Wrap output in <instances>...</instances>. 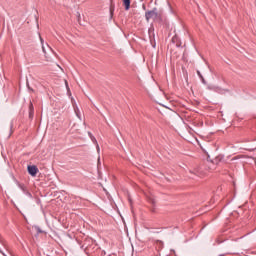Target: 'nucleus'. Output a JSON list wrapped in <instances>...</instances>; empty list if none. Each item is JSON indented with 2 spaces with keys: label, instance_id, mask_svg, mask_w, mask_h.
Instances as JSON below:
<instances>
[{
  "label": "nucleus",
  "instance_id": "423d86ee",
  "mask_svg": "<svg viewBox=\"0 0 256 256\" xmlns=\"http://www.w3.org/2000/svg\"><path fill=\"white\" fill-rule=\"evenodd\" d=\"M34 231H36L37 233H45V231L41 230L39 226H34Z\"/></svg>",
  "mask_w": 256,
  "mask_h": 256
},
{
  "label": "nucleus",
  "instance_id": "f8f14e48",
  "mask_svg": "<svg viewBox=\"0 0 256 256\" xmlns=\"http://www.w3.org/2000/svg\"><path fill=\"white\" fill-rule=\"evenodd\" d=\"M196 175H198L199 177H201V173H199V171L196 172Z\"/></svg>",
  "mask_w": 256,
  "mask_h": 256
},
{
  "label": "nucleus",
  "instance_id": "20e7f679",
  "mask_svg": "<svg viewBox=\"0 0 256 256\" xmlns=\"http://www.w3.org/2000/svg\"><path fill=\"white\" fill-rule=\"evenodd\" d=\"M123 3H124L125 10L129 11L131 7V0H123Z\"/></svg>",
  "mask_w": 256,
  "mask_h": 256
},
{
  "label": "nucleus",
  "instance_id": "9d476101",
  "mask_svg": "<svg viewBox=\"0 0 256 256\" xmlns=\"http://www.w3.org/2000/svg\"><path fill=\"white\" fill-rule=\"evenodd\" d=\"M0 243H1V245H3V247H7V246L5 245V241H3L2 239H0Z\"/></svg>",
  "mask_w": 256,
  "mask_h": 256
},
{
  "label": "nucleus",
  "instance_id": "dca6fc26",
  "mask_svg": "<svg viewBox=\"0 0 256 256\" xmlns=\"http://www.w3.org/2000/svg\"><path fill=\"white\" fill-rule=\"evenodd\" d=\"M101 160V158H98V162Z\"/></svg>",
  "mask_w": 256,
  "mask_h": 256
},
{
  "label": "nucleus",
  "instance_id": "0eeeda50",
  "mask_svg": "<svg viewBox=\"0 0 256 256\" xmlns=\"http://www.w3.org/2000/svg\"><path fill=\"white\" fill-rule=\"evenodd\" d=\"M39 37H40V43H41V45H42V51H43V53H46V52H45V46H43L44 40H43V38L41 37V35H39Z\"/></svg>",
  "mask_w": 256,
  "mask_h": 256
},
{
  "label": "nucleus",
  "instance_id": "9b49d317",
  "mask_svg": "<svg viewBox=\"0 0 256 256\" xmlns=\"http://www.w3.org/2000/svg\"><path fill=\"white\" fill-rule=\"evenodd\" d=\"M150 203H152L153 205H155V200L153 198H149Z\"/></svg>",
  "mask_w": 256,
  "mask_h": 256
},
{
  "label": "nucleus",
  "instance_id": "1a4fd4ad",
  "mask_svg": "<svg viewBox=\"0 0 256 256\" xmlns=\"http://www.w3.org/2000/svg\"><path fill=\"white\" fill-rule=\"evenodd\" d=\"M24 195H27V197H32L31 192H29L27 190H26V192H24Z\"/></svg>",
  "mask_w": 256,
  "mask_h": 256
},
{
  "label": "nucleus",
  "instance_id": "f257e3e1",
  "mask_svg": "<svg viewBox=\"0 0 256 256\" xmlns=\"http://www.w3.org/2000/svg\"><path fill=\"white\" fill-rule=\"evenodd\" d=\"M145 17L147 22L151 21V19L153 21H161V15L157 12V8L147 11Z\"/></svg>",
  "mask_w": 256,
  "mask_h": 256
},
{
  "label": "nucleus",
  "instance_id": "39448f33",
  "mask_svg": "<svg viewBox=\"0 0 256 256\" xmlns=\"http://www.w3.org/2000/svg\"><path fill=\"white\" fill-rule=\"evenodd\" d=\"M17 185H18L19 189H21V191H22L23 193L26 192L27 187L25 186V184H22V183L17 182Z\"/></svg>",
  "mask_w": 256,
  "mask_h": 256
},
{
  "label": "nucleus",
  "instance_id": "f3484780",
  "mask_svg": "<svg viewBox=\"0 0 256 256\" xmlns=\"http://www.w3.org/2000/svg\"><path fill=\"white\" fill-rule=\"evenodd\" d=\"M47 47L51 49V47H49V45H47Z\"/></svg>",
  "mask_w": 256,
  "mask_h": 256
},
{
  "label": "nucleus",
  "instance_id": "7ed1b4c3",
  "mask_svg": "<svg viewBox=\"0 0 256 256\" xmlns=\"http://www.w3.org/2000/svg\"><path fill=\"white\" fill-rule=\"evenodd\" d=\"M89 137L91 138V140L93 141V143L96 144V149L97 152L99 153V151H101V148H99V144H97V139H95V137H93V135L91 134V132L88 133Z\"/></svg>",
  "mask_w": 256,
  "mask_h": 256
},
{
  "label": "nucleus",
  "instance_id": "4468645a",
  "mask_svg": "<svg viewBox=\"0 0 256 256\" xmlns=\"http://www.w3.org/2000/svg\"><path fill=\"white\" fill-rule=\"evenodd\" d=\"M0 253H2V255L6 256L5 253H3V251H1V249H0Z\"/></svg>",
  "mask_w": 256,
  "mask_h": 256
},
{
  "label": "nucleus",
  "instance_id": "2eb2a0df",
  "mask_svg": "<svg viewBox=\"0 0 256 256\" xmlns=\"http://www.w3.org/2000/svg\"><path fill=\"white\" fill-rule=\"evenodd\" d=\"M153 213H155V209H152Z\"/></svg>",
  "mask_w": 256,
  "mask_h": 256
},
{
  "label": "nucleus",
  "instance_id": "ddd939ff",
  "mask_svg": "<svg viewBox=\"0 0 256 256\" xmlns=\"http://www.w3.org/2000/svg\"><path fill=\"white\" fill-rule=\"evenodd\" d=\"M197 73H198L199 77H203V76H201V72L198 71Z\"/></svg>",
  "mask_w": 256,
  "mask_h": 256
},
{
  "label": "nucleus",
  "instance_id": "6e6552de",
  "mask_svg": "<svg viewBox=\"0 0 256 256\" xmlns=\"http://www.w3.org/2000/svg\"><path fill=\"white\" fill-rule=\"evenodd\" d=\"M65 86H66V89H67L68 93H70V90H69V83L67 82V80H65Z\"/></svg>",
  "mask_w": 256,
  "mask_h": 256
},
{
  "label": "nucleus",
  "instance_id": "f03ea898",
  "mask_svg": "<svg viewBox=\"0 0 256 256\" xmlns=\"http://www.w3.org/2000/svg\"><path fill=\"white\" fill-rule=\"evenodd\" d=\"M38 172H39V168H37V166L35 165L28 166V173L29 175H32V177H35V175H37Z\"/></svg>",
  "mask_w": 256,
  "mask_h": 256
}]
</instances>
